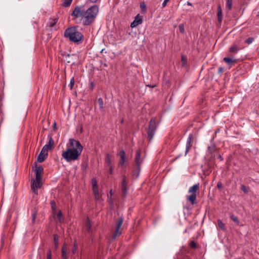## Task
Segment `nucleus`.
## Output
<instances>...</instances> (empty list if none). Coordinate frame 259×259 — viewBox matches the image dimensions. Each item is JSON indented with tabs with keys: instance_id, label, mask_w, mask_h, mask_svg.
<instances>
[{
	"instance_id": "obj_1",
	"label": "nucleus",
	"mask_w": 259,
	"mask_h": 259,
	"mask_svg": "<svg viewBox=\"0 0 259 259\" xmlns=\"http://www.w3.org/2000/svg\"><path fill=\"white\" fill-rule=\"evenodd\" d=\"M98 12L99 8L96 5L89 8L86 11L83 6H77L71 15L73 20L79 19L84 25H89L94 21Z\"/></svg>"
},
{
	"instance_id": "obj_2",
	"label": "nucleus",
	"mask_w": 259,
	"mask_h": 259,
	"mask_svg": "<svg viewBox=\"0 0 259 259\" xmlns=\"http://www.w3.org/2000/svg\"><path fill=\"white\" fill-rule=\"evenodd\" d=\"M83 147L79 141L70 139L66 144V149L62 153V156L67 162H70L78 160Z\"/></svg>"
},
{
	"instance_id": "obj_3",
	"label": "nucleus",
	"mask_w": 259,
	"mask_h": 259,
	"mask_svg": "<svg viewBox=\"0 0 259 259\" xmlns=\"http://www.w3.org/2000/svg\"><path fill=\"white\" fill-rule=\"evenodd\" d=\"M44 171V169L41 166L36 167L35 169V179L31 180V189L33 192L37 194V190L40 188L42 185L41 175Z\"/></svg>"
},
{
	"instance_id": "obj_4",
	"label": "nucleus",
	"mask_w": 259,
	"mask_h": 259,
	"mask_svg": "<svg viewBox=\"0 0 259 259\" xmlns=\"http://www.w3.org/2000/svg\"><path fill=\"white\" fill-rule=\"evenodd\" d=\"M64 36L74 42H78L83 38L82 33L75 27L67 29L64 32Z\"/></svg>"
},
{
	"instance_id": "obj_5",
	"label": "nucleus",
	"mask_w": 259,
	"mask_h": 259,
	"mask_svg": "<svg viewBox=\"0 0 259 259\" xmlns=\"http://www.w3.org/2000/svg\"><path fill=\"white\" fill-rule=\"evenodd\" d=\"M199 184H196L190 187L188 193L191 194L189 196L187 197V200L189 201L192 204L195 203L196 199V193L199 189Z\"/></svg>"
},
{
	"instance_id": "obj_6",
	"label": "nucleus",
	"mask_w": 259,
	"mask_h": 259,
	"mask_svg": "<svg viewBox=\"0 0 259 259\" xmlns=\"http://www.w3.org/2000/svg\"><path fill=\"white\" fill-rule=\"evenodd\" d=\"M123 219L122 217H120L118 219L117 223L115 225V230L114 233L112 238L114 239L116 237L119 236L122 233L121 226L123 223Z\"/></svg>"
},
{
	"instance_id": "obj_7",
	"label": "nucleus",
	"mask_w": 259,
	"mask_h": 259,
	"mask_svg": "<svg viewBox=\"0 0 259 259\" xmlns=\"http://www.w3.org/2000/svg\"><path fill=\"white\" fill-rule=\"evenodd\" d=\"M156 129V122L154 119H151L149 123V128L147 131L148 137L151 140L153 138Z\"/></svg>"
},
{
	"instance_id": "obj_8",
	"label": "nucleus",
	"mask_w": 259,
	"mask_h": 259,
	"mask_svg": "<svg viewBox=\"0 0 259 259\" xmlns=\"http://www.w3.org/2000/svg\"><path fill=\"white\" fill-rule=\"evenodd\" d=\"M92 185L95 198L96 200H99L101 197V195L99 193V188L97 185V181L95 178H93L92 179Z\"/></svg>"
},
{
	"instance_id": "obj_9",
	"label": "nucleus",
	"mask_w": 259,
	"mask_h": 259,
	"mask_svg": "<svg viewBox=\"0 0 259 259\" xmlns=\"http://www.w3.org/2000/svg\"><path fill=\"white\" fill-rule=\"evenodd\" d=\"M119 155L120 156V160L119 164L122 167H125L126 166V158L125 153L124 150H122L120 151Z\"/></svg>"
},
{
	"instance_id": "obj_10",
	"label": "nucleus",
	"mask_w": 259,
	"mask_h": 259,
	"mask_svg": "<svg viewBox=\"0 0 259 259\" xmlns=\"http://www.w3.org/2000/svg\"><path fill=\"white\" fill-rule=\"evenodd\" d=\"M193 140V135L192 134H190L189 135L187 141L186 143V151H185V155H187V154L188 153L189 150L191 149L192 147V142Z\"/></svg>"
},
{
	"instance_id": "obj_11",
	"label": "nucleus",
	"mask_w": 259,
	"mask_h": 259,
	"mask_svg": "<svg viewBox=\"0 0 259 259\" xmlns=\"http://www.w3.org/2000/svg\"><path fill=\"white\" fill-rule=\"evenodd\" d=\"M141 152L140 150H137L135 157V163L136 167L139 168L142 163V159L141 158Z\"/></svg>"
},
{
	"instance_id": "obj_12",
	"label": "nucleus",
	"mask_w": 259,
	"mask_h": 259,
	"mask_svg": "<svg viewBox=\"0 0 259 259\" xmlns=\"http://www.w3.org/2000/svg\"><path fill=\"white\" fill-rule=\"evenodd\" d=\"M142 23V19L139 17V15H137L135 18L134 21L131 23V27L132 28L136 27L138 25L141 24Z\"/></svg>"
},
{
	"instance_id": "obj_13",
	"label": "nucleus",
	"mask_w": 259,
	"mask_h": 259,
	"mask_svg": "<svg viewBox=\"0 0 259 259\" xmlns=\"http://www.w3.org/2000/svg\"><path fill=\"white\" fill-rule=\"evenodd\" d=\"M62 259H68V250L67 245L64 244L62 248Z\"/></svg>"
},
{
	"instance_id": "obj_14",
	"label": "nucleus",
	"mask_w": 259,
	"mask_h": 259,
	"mask_svg": "<svg viewBox=\"0 0 259 259\" xmlns=\"http://www.w3.org/2000/svg\"><path fill=\"white\" fill-rule=\"evenodd\" d=\"M239 50H240V48H239V46L236 44H234V45H232L230 48L229 52L231 53L236 54L238 53V52L239 51Z\"/></svg>"
},
{
	"instance_id": "obj_15",
	"label": "nucleus",
	"mask_w": 259,
	"mask_h": 259,
	"mask_svg": "<svg viewBox=\"0 0 259 259\" xmlns=\"http://www.w3.org/2000/svg\"><path fill=\"white\" fill-rule=\"evenodd\" d=\"M223 60L228 65H232L233 64L236 62V59H233L232 58L229 57H225L224 58Z\"/></svg>"
},
{
	"instance_id": "obj_16",
	"label": "nucleus",
	"mask_w": 259,
	"mask_h": 259,
	"mask_svg": "<svg viewBox=\"0 0 259 259\" xmlns=\"http://www.w3.org/2000/svg\"><path fill=\"white\" fill-rule=\"evenodd\" d=\"M48 155H46L42 152L40 151L39 154L37 157V161L39 162H42L46 159Z\"/></svg>"
},
{
	"instance_id": "obj_17",
	"label": "nucleus",
	"mask_w": 259,
	"mask_h": 259,
	"mask_svg": "<svg viewBox=\"0 0 259 259\" xmlns=\"http://www.w3.org/2000/svg\"><path fill=\"white\" fill-rule=\"evenodd\" d=\"M217 16H218V21L220 22V23H221V22L222 21L223 16H222V9H221L220 5H219L218 6Z\"/></svg>"
},
{
	"instance_id": "obj_18",
	"label": "nucleus",
	"mask_w": 259,
	"mask_h": 259,
	"mask_svg": "<svg viewBox=\"0 0 259 259\" xmlns=\"http://www.w3.org/2000/svg\"><path fill=\"white\" fill-rule=\"evenodd\" d=\"M52 149V146L50 145H45L42 148L41 151L42 152L46 155H48V152L49 150Z\"/></svg>"
},
{
	"instance_id": "obj_19",
	"label": "nucleus",
	"mask_w": 259,
	"mask_h": 259,
	"mask_svg": "<svg viewBox=\"0 0 259 259\" xmlns=\"http://www.w3.org/2000/svg\"><path fill=\"white\" fill-rule=\"evenodd\" d=\"M58 22V19L55 18L50 20L48 23V25L50 27H53Z\"/></svg>"
},
{
	"instance_id": "obj_20",
	"label": "nucleus",
	"mask_w": 259,
	"mask_h": 259,
	"mask_svg": "<svg viewBox=\"0 0 259 259\" xmlns=\"http://www.w3.org/2000/svg\"><path fill=\"white\" fill-rule=\"evenodd\" d=\"M57 218L60 223H62L64 221V218L62 216V213L61 210L59 211L57 214Z\"/></svg>"
},
{
	"instance_id": "obj_21",
	"label": "nucleus",
	"mask_w": 259,
	"mask_h": 259,
	"mask_svg": "<svg viewBox=\"0 0 259 259\" xmlns=\"http://www.w3.org/2000/svg\"><path fill=\"white\" fill-rule=\"evenodd\" d=\"M85 228H86V230L88 232H90V231H91V225L90 221L88 218L87 219V220L86 221Z\"/></svg>"
},
{
	"instance_id": "obj_22",
	"label": "nucleus",
	"mask_w": 259,
	"mask_h": 259,
	"mask_svg": "<svg viewBox=\"0 0 259 259\" xmlns=\"http://www.w3.org/2000/svg\"><path fill=\"white\" fill-rule=\"evenodd\" d=\"M98 103L99 104L100 109L103 110L104 109L103 101L101 98H99L98 99Z\"/></svg>"
},
{
	"instance_id": "obj_23",
	"label": "nucleus",
	"mask_w": 259,
	"mask_h": 259,
	"mask_svg": "<svg viewBox=\"0 0 259 259\" xmlns=\"http://www.w3.org/2000/svg\"><path fill=\"white\" fill-rule=\"evenodd\" d=\"M106 163L109 166H111V158L109 154H107L106 158Z\"/></svg>"
},
{
	"instance_id": "obj_24",
	"label": "nucleus",
	"mask_w": 259,
	"mask_h": 259,
	"mask_svg": "<svg viewBox=\"0 0 259 259\" xmlns=\"http://www.w3.org/2000/svg\"><path fill=\"white\" fill-rule=\"evenodd\" d=\"M218 224L219 227L222 230H225V225H224V224H223V222L221 220H218Z\"/></svg>"
},
{
	"instance_id": "obj_25",
	"label": "nucleus",
	"mask_w": 259,
	"mask_h": 259,
	"mask_svg": "<svg viewBox=\"0 0 259 259\" xmlns=\"http://www.w3.org/2000/svg\"><path fill=\"white\" fill-rule=\"evenodd\" d=\"M72 2V0H64L63 2V5L66 7H68L71 5Z\"/></svg>"
},
{
	"instance_id": "obj_26",
	"label": "nucleus",
	"mask_w": 259,
	"mask_h": 259,
	"mask_svg": "<svg viewBox=\"0 0 259 259\" xmlns=\"http://www.w3.org/2000/svg\"><path fill=\"white\" fill-rule=\"evenodd\" d=\"M126 186H121V191L123 196H125L126 195Z\"/></svg>"
},
{
	"instance_id": "obj_27",
	"label": "nucleus",
	"mask_w": 259,
	"mask_h": 259,
	"mask_svg": "<svg viewBox=\"0 0 259 259\" xmlns=\"http://www.w3.org/2000/svg\"><path fill=\"white\" fill-rule=\"evenodd\" d=\"M240 189L245 193H247L248 192V190L247 188L244 185H241Z\"/></svg>"
},
{
	"instance_id": "obj_28",
	"label": "nucleus",
	"mask_w": 259,
	"mask_h": 259,
	"mask_svg": "<svg viewBox=\"0 0 259 259\" xmlns=\"http://www.w3.org/2000/svg\"><path fill=\"white\" fill-rule=\"evenodd\" d=\"M232 0H227V7L229 9H231V8H232Z\"/></svg>"
},
{
	"instance_id": "obj_29",
	"label": "nucleus",
	"mask_w": 259,
	"mask_h": 259,
	"mask_svg": "<svg viewBox=\"0 0 259 259\" xmlns=\"http://www.w3.org/2000/svg\"><path fill=\"white\" fill-rule=\"evenodd\" d=\"M140 7L142 9V12H145L146 11V6L144 3L141 4Z\"/></svg>"
},
{
	"instance_id": "obj_30",
	"label": "nucleus",
	"mask_w": 259,
	"mask_h": 259,
	"mask_svg": "<svg viewBox=\"0 0 259 259\" xmlns=\"http://www.w3.org/2000/svg\"><path fill=\"white\" fill-rule=\"evenodd\" d=\"M179 29L182 33H184L185 32L184 26L183 24H180L179 26Z\"/></svg>"
},
{
	"instance_id": "obj_31",
	"label": "nucleus",
	"mask_w": 259,
	"mask_h": 259,
	"mask_svg": "<svg viewBox=\"0 0 259 259\" xmlns=\"http://www.w3.org/2000/svg\"><path fill=\"white\" fill-rule=\"evenodd\" d=\"M254 38L253 37H249L247 39L245 40V42L248 44H250L253 41Z\"/></svg>"
},
{
	"instance_id": "obj_32",
	"label": "nucleus",
	"mask_w": 259,
	"mask_h": 259,
	"mask_svg": "<svg viewBox=\"0 0 259 259\" xmlns=\"http://www.w3.org/2000/svg\"><path fill=\"white\" fill-rule=\"evenodd\" d=\"M74 84V78H72L70 80V83L69 84V86L70 88V89H72Z\"/></svg>"
},
{
	"instance_id": "obj_33",
	"label": "nucleus",
	"mask_w": 259,
	"mask_h": 259,
	"mask_svg": "<svg viewBox=\"0 0 259 259\" xmlns=\"http://www.w3.org/2000/svg\"><path fill=\"white\" fill-rule=\"evenodd\" d=\"M54 144V140H53L52 137H50L49 139V141L48 144H46V145H50V146H52V148L53 147Z\"/></svg>"
},
{
	"instance_id": "obj_34",
	"label": "nucleus",
	"mask_w": 259,
	"mask_h": 259,
	"mask_svg": "<svg viewBox=\"0 0 259 259\" xmlns=\"http://www.w3.org/2000/svg\"><path fill=\"white\" fill-rule=\"evenodd\" d=\"M190 246L193 248H195L197 247V244L194 241H191L190 243Z\"/></svg>"
},
{
	"instance_id": "obj_35",
	"label": "nucleus",
	"mask_w": 259,
	"mask_h": 259,
	"mask_svg": "<svg viewBox=\"0 0 259 259\" xmlns=\"http://www.w3.org/2000/svg\"><path fill=\"white\" fill-rule=\"evenodd\" d=\"M54 240L55 243V247H57V245H58L57 243H58V237L57 235H54Z\"/></svg>"
},
{
	"instance_id": "obj_36",
	"label": "nucleus",
	"mask_w": 259,
	"mask_h": 259,
	"mask_svg": "<svg viewBox=\"0 0 259 259\" xmlns=\"http://www.w3.org/2000/svg\"><path fill=\"white\" fill-rule=\"evenodd\" d=\"M231 218L234 222L237 223H238V220L236 217L234 216V215H232L231 216Z\"/></svg>"
},
{
	"instance_id": "obj_37",
	"label": "nucleus",
	"mask_w": 259,
	"mask_h": 259,
	"mask_svg": "<svg viewBox=\"0 0 259 259\" xmlns=\"http://www.w3.org/2000/svg\"><path fill=\"white\" fill-rule=\"evenodd\" d=\"M65 55V56H66V61H67V62H68V63H70V62H71V60H70V59H68L67 58V57H68V58H69L70 57L73 56H74V55H70V54H67L66 55Z\"/></svg>"
},
{
	"instance_id": "obj_38",
	"label": "nucleus",
	"mask_w": 259,
	"mask_h": 259,
	"mask_svg": "<svg viewBox=\"0 0 259 259\" xmlns=\"http://www.w3.org/2000/svg\"><path fill=\"white\" fill-rule=\"evenodd\" d=\"M47 259H52V253L51 250H49L47 252Z\"/></svg>"
},
{
	"instance_id": "obj_39",
	"label": "nucleus",
	"mask_w": 259,
	"mask_h": 259,
	"mask_svg": "<svg viewBox=\"0 0 259 259\" xmlns=\"http://www.w3.org/2000/svg\"><path fill=\"white\" fill-rule=\"evenodd\" d=\"M51 204L53 210L54 211L55 210V202L54 201H52L51 202Z\"/></svg>"
},
{
	"instance_id": "obj_40",
	"label": "nucleus",
	"mask_w": 259,
	"mask_h": 259,
	"mask_svg": "<svg viewBox=\"0 0 259 259\" xmlns=\"http://www.w3.org/2000/svg\"><path fill=\"white\" fill-rule=\"evenodd\" d=\"M76 250H77V246L74 245L72 250V252L73 254H75L76 252Z\"/></svg>"
},
{
	"instance_id": "obj_41",
	"label": "nucleus",
	"mask_w": 259,
	"mask_h": 259,
	"mask_svg": "<svg viewBox=\"0 0 259 259\" xmlns=\"http://www.w3.org/2000/svg\"><path fill=\"white\" fill-rule=\"evenodd\" d=\"M121 186H126V182L125 178L123 179Z\"/></svg>"
},
{
	"instance_id": "obj_42",
	"label": "nucleus",
	"mask_w": 259,
	"mask_h": 259,
	"mask_svg": "<svg viewBox=\"0 0 259 259\" xmlns=\"http://www.w3.org/2000/svg\"><path fill=\"white\" fill-rule=\"evenodd\" d=\"M167 3L164 0V2H163L162 4V8H164L166 7V6L167 5Z\"/></svg>"
},
{
	"instance_id": "obj_43",
	"label": "nucleus",
	"mask_w": 259,
	"mask_h": 259,
	"mask_svg": "<svg viewBox=\"0 0 259 259\" xmlns=\"http://www.w3.org/2000/svg\"><path fill=\"white\" fill-rule=\"evenodd\" d=\"M217 187L219 189H221L222 188V185L221 183H218L217 185Z\"/></svg>"
},
{
	"instance_id": "obj_44",
	"label": "nucleus",
	"mask_w": 259,
	"mask_h": 259,
	"mask_svg": "<svg viewBox=\"0 0 259 259\" xmlns=\"http://www.w3.org/2000/svg\"><path fill=\"white\" fill-rule=\"evenodd\" d=\"M110 166V170H109V172L110 174H112V167L111 166Z\"/></svg>"
},
{
	"instance_id": "obj_45",
	"label": "nucleus",
	"mask_w": 259,
	"mask_h": 259,
	"mask_svg": "<svg viewBox=\"0 0 259 259\" xmlns=\"http://www.w3.org/2000/svg\"><path fill=\"white\" fill-rule=\"evenodd\" d=\"M98 0H90V1L91 2V3H96L98 1Z\"/></svg>"
},
{
	"instance_id": "obj_46",
	"label": "nucleus",
	"mask_w": 259,
	"mask_h": 259,
	"mask_svg": "<svg viewBox=\"0 0 259 259\" xmlns=\"http://www.w3.org/2000/svg\"><path fill=\"white\" fill-rule=\"evenodd\" d=\"M148 86L150 88H154L156 85H148Z\"/></svg>"
},
{
	"instance_id": "obj_47",
	"label": "nucleus",
	"mask_w": 259,
	"mask_h": 259,
	"mask_svg": "<svg viewBox=\"0 0 259 259\" xmlns=\"http://www.w3.org/2000/svg\"><path fill=\"white\" fill-rule=\"evenodd\" d=\"M53 127L54 128H55L56 127V123L55 122L53 124Z\"/></svg>"
},
{
	"instance_id": "obj_48",
	"label": "nucleus",
	"mask_w": 259,
	"mask_h": 259,
	"mask_svg": "<svg viewBox=\"0 0 259 259\" xmlns=\"http://www.w3.org/2000/svg\"><path fill=\"white\" fill-rule=\"evenodd\" d=\"M187 5L188 6H191L192 5V4L190 2H187Z\"/></svg>"
},
{
	"instance_id": "obj_49",
	"label": "nucleus",
	"mask_w": 259,
	"mask_h": 259,
	"mask_svg": "<svg viewBox=\"0 0 259 259\" xmlns=\"http://www.w3.org/2000/svg\"><path fill=\"white\" fill-rule=\"evenodd\" d=\"M110 196H111L112 195H113V192H112V190H111L110 191Z\"/></svg>"
},
{
	"instance_id": "obj_50",
	"label": "nucleus",
	"mask_w": 259,
	"mask_h": 259,
	"mask_svg": "<svg viewBox=\"0 0 259 259\" xmlns=\"http://www.w3.org/2000/svg\"><path fill=\"white\" fill-rule=\"evenodd\" d=\"M32 220H33V221L34 222V220H35V214H33V218H32Z\"/></svg>"
},
{
	"instance_id": "obj_51",
	"label": "nucleus",
	"mask_w": 259,
	"mask_h": 259,
	"mask_svg": "<svg viewBox=\"0 0 259 259\" xmlns=\"http://www.w3.org/2000/svg\"><path fill=\"white\" fill-rule=\"evenodd\" d=\"M257 16H259V12H258V14H257Z\"/></svg>"
}]
</instances>
